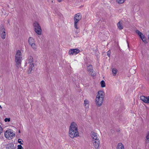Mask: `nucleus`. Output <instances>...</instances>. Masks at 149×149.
I'll return each instance as SVG.
<instances>
[{
    "mask_svg": "<svg viewBox=\"0 0 149 149\" xmlns=\"http://www.w3.org/2000/svg\"><path fill=\"white\" fill-rule=\"evenodd\" d=\"M22 58L21 52L20 50H18L17 51L15 56V61L17 67H19L20 66Z\"/></svg>",
    "mask_w": 149,
    "mask_h": 149,
    "instance_id": "nucleus-3",
    "label": "nucleus"
},
{
    "mask_svg": "<svg viewBox=\"0 0 149 149\" xmlns=\"http://www.w3.org/2000/svg\"><path fill=\"white\" fill-rule=\"evenodd\" d=\"M111 54V51L109 50L107 52V54L109 57H110Z\"/></svg>",
    "mask_w": 149,
    "mask_h": 149,
    "instance_id": "nucleus-27",
    "label": "nucleus"
},
{
    "mask_svg": "<svg viewBox=\"0 0 149 149\" xmlns=\"http://www.w3.org/2000/svg\"><path fill=\"white\" fill-rule=\"evenodd\" d=\"M69 135L72 138L77 137L79 136L77 125L74 122H72L71 123L69 128Z\"/></svg>",
    "mask_w": 149,
    "mask_h": 149,
    "instance_id": "nucleus-1",
    "label": "nucleus"
},
{
    "mask_svg": "<svg viewBox=\"0 0 149 149\" xmlns=\"http://www.w3.org/2000/svg\"><path fill=\"white\" fill-rule=\"evenodd\" d=\"M84 104L85 106L87 105V107H88L89 105V102L88 100H85L84 101Z\"/></svg>",
    "mask_w": 149,
    "mask_h": 149,
    "instance_id": "nucleus-23",
    "label": "nucleus"
},
{
    "mask_svg": "<svg viewBox=\"0 0 149 149\" xmlns=\"http://www.w3.org/2000/svg\"><path fill=\"white\" fill-rule=\"evenodd\" d=\"M112 73L113 74V75L114 76H115L116 74V73L117 72V70L116 68H113L112 70Z\"/></svg>",
    "mask_w": 149,
    "mask_h": 149,
    "instance_id": "nucleus-19",
    "label": "nucleus"
},
{
    "mask_svg": "<svg viewBox=\"0 0 149 149\" xmlns=\"http://www.w3.org/2000/svg\"><path fill=\"white\" fill-rule=\"evenodd\" d=\"M2 109V107H1V105H0V109Z\"/></svg>",
    "mask_w": 149,
    "mask_h": 149,
    "instance_id": "nucleus-33",
    "label": "nucleus"
},
{
    "mask_svg": "<svg viewBox=\"0 0 149 149\" xmlns=\"http://www.w3.org/2000/svg\"><path fill=\"white\" fill-rule=\"evenodd\" d=\"M125 1V0H116L117 3H122Z\"/></svg>",
    "mask_w": 149,
    "mask_h": 149,
    "instance_id": "nucleus-24",
    "label": "nucleus"
},
{
    "mask_svg": "<svg viewBox=\"0 0 149 149\" xmlns=\"http://www.w3.org/2000/svg\"><path fill=\"white\" fill-rule=\"evenodd\" d=\"M81 18V15L79 13L75 15L74 17V27L76 29H78L79 28L77 26L78 23Z\"/></svg>",
    "mask_w": 149,
    "mask_h": 149,
    "instance_id": "nucleus-5",
    "label": "nucleus"
},
{
    "mask_svg": "<svg viewBox=\"0 0 149 149\" xmlns=\"http://www.w3.org/2000/svg\"><path fill=\"white\" fill-rule=\"evenodd\" d=\"M57 1L58 2H60L62 0H57Z\"/></svg>",
    "mask_w": 149,
    "mask_h": 149,
    "instance_id": "nucleus-30",
    "label": "nucleus"
},
{
    "mask_svg": "<svg viewBox=\"0 0 149 149\" xmlns=\"http://www.w3.org/2000/svg\"><path fill=\"white\" fill-rule=\"evenodd\" d=\"M4 121L5 122H9L10 121V118H6L5 119Z\"/></svg>",
    "mask_w": 149,
    "mask_h": 149,
    "instance_id": "nucleus-26",
    "label": "nucleus"
},
{
    "mask_svg": "<svg viewBox=\"0 0 149 149\" xmlns=\"http://www.w3.org/2000/svg\"><path fill=\"white\" fill-rule=\"evenodd\" d=\"M8 24H9V22H9V20H8Z\"/></svg>",
    "mask_w": 149,
    "mask_h": 149,
    "instance_id": "nucleus-34",
    "label": "nucleus"
},
{
    "mask_svg": "<svg viewBox=\"0 0 149 149\" xmlns=\"http://www.w3.org/2000/svg\"><path fill=\"white\" fill-rule=\"evenodd\" d=\"M93 146L95 147V149H99L100 143L99 140H97L96 141H93Z\"/></svg>",
    "mask_w": 149,
    "mask_h": 149,
    "instance_id": "nucleus-13",
    "label": "nucleus"
},
{
    "mask_svg": "<svg viewBox=\"0 0 149 149\" xmlns=\"http://www.w3.org/2000/svg\"><path fill=\"white\" fill-rule=\"evenodd\" d=\"M91 136L93 138V141H96L97 140H99L98 139H97L98 137L97 133L94 132H91Z\"/></svg>",
    "mask_w": 149,
    "mask_h": 149,
    "instance_id": "nucleus-14",
    "label": "nucleus"
},
{
    "mask_svg": "<svg viewBox=\"0 0 149 149\" xmlns=\"http://www.w3.org/2000/svg\"><path fill=\"white\" fill-rule=\"evenodd\" d=\"M101 87L102 88L104 87L105 86V83L104 80L100 82Z\"/></svg>",
    "mask_w": 149,
    "mask_h": 149,
    "instance_id": "nucleus-20",
    "label": "nucleus"
},
{
    "mask_svg": "<svg viewBox=\"0 0 149 149\" xmlns=\"http://www.w3.org/2000/svg\"><path fill=\"white\" fill-rule=\"evenodd\" d=\"M19 133H20V130H19Z\"/></svg>",
    "mask_w": 149,
    "mask_h": 149,
    "instance_id": "nucleus-35",
    "label": "nucleus"
},
{
    "mask_svg": "<svg viewBox=\"0 0 149 149\" xmlns=\"http://www.w3.org/2000/svg\"><path fill=\"white\" fill-rule=\"evenodd\" d=\"M28 42L29 45L33 49H36V46L35 43L34 39L33 38L30 37Z\"/></svg>",
    "mask_w": 149,
    "mask_h": 149,
    "instance_id": "nucleus-10",
    "label": "nucleus"
},
{
    "mask_svg": "<svg viewBox=\"0 0 149 149\" xmlns=\"http://www.w3.org/2000/svg\"><path fill=\"white\" fill-rule=\"evenodd\" d=\"M117 26L118 28L120 30H121L123 28L122 25V22L121 21H120L117 24Z\"/></svg>",
    "mask_w": 149,
    "mask_h": 149,
    "instance_id": "nucleus-16",
    "label": "nucleus"
},
{
    "mask_svg": "<svg viewBox=\"0 0 149 149\" xmlns=\"http://www.w3.org/2000/svg\"><path fill=\"white\" fill-rule=\"evenodd\" d=\"M17 149H24V148L21 145H18L17 146Z\"/></svg>",
    "mask_w": 149,
    "mask_h": 149,
    "instance_id": "nucleus-25",
    "label": "nucleus"
},
{
    "mask_svg": "<svg viewBox=\"0 0 149 149\" xmlns=\"http://www.w3.org/2000/svg\"><path fill=\"white\" fill-rule=\"evenodd\" d=\"M135 32L140 36L141 38H142V36H144L143 34L138 30H136Z\"/></svg>",
    "mask_w": 149,
    "mask_h": 149,
    "instance_id": "nucleus-18",
    "label": "nucleus"
},
{
    "mask_svg": "<svg viewBox=\"0 0 149 149\" xmlns=\"http://www.w3.org/2000/svg\"><path fill=\"white\" fill-rule=\"evenodd\" d=\"M87 67V70L89 72V75L93 77L95 76L96 73L93 70L92 65L90 64L88 65Z\"/></svg>",
    "mask_w": 149,
    "mask_h": 149,
    "instance_id": "nucleus-8",
    "label": "nucleus"
},
{
    "mask_svg": "<svg viewBox=\"0 0 149 149\" xmlns=\"http://www.w3.org/2000/svg\"><path fill=\"white\" fill-rule=\"evenodd\" d=\"M116 149H124L123 145L121 143H119Z\"/></svg>",
    "mask_w": 149,
    "mask_h": 149,
    "instance_id": "nucleus-17",
    "label": "nucleus"
},
{
    "mask_svg": "<svg viewBox=\"0 0 149 149\" xmlns=\"http://www.w3.org/2000/svg\"><path fill=\"white\" fill-rule=\"evenodd\" d=\"M18 142L19 143H20L21 144H23V143H22L21 139H19L18 140Z\"/></svg>",
    "mask_w": 149,
    "mask_h": 149,
    "instance_id": "nucleus-28",
    "label": "nucleus"
},
{
    "mask_svg": "<svg viewBox=\"0 0 149 149\" xmlns=\"http://www.w3.org/2000/svg\"><path fill=\"white\" fill-rule=\"evenodd\" d=\"M142 40L145 43H147V41L146 39V37L144 36H142V38H141Z\"/></svg>",
    "mask_w": 149,
    "mask_h": 149,
    "instance_id": "nucleus-21",
    "label": "nucleus"
},
{
    "mask_svg": "<svg viewBox=\"0 0 149 149\" xmlns=\"http://www.w3.org/2000/svg\"><path fill=\"white\" fill-rule=\"evenodd\" d=\"M146 138L147 140L146 142H148L149 141V132L147 133Z\"/></svg>",
    "mask_w": 149,
    "mask_h": 149,
    "instance_id": "nucleus-22",
    "label": "nucleus"
},
{
    "mask_svg": "<svg viewBox=\"0 0 149 149\" xmlns=\"http://www.w3.org/2000/svg\"><path fill=\"white\" fill-rule=\"evenodd\" d=\"M78 32H79H79H77V31H75V33H76L77 34V33H78Z\"/></svg>",
    "mask_w": 149,
    "mask_h": 149,
    "instance_id": "nucleus-32",
    "label": "nucleus"
},
{
    "mask_svg": "<svg viewBox=\"0 0 149 149\" xmlns=\"http://www.w3.org/2000/svg\"><path fill=\"white\" fill-rule=\"evenodd\" d=\"M140 99L144 102L147 104H149V96L147 97L141 96L140 97Z\"/></svg>",
    "mask_w": 149,
    "mask_h": 149,
    "instance_id": "nucleus-12",
    "label": "nucleus"
},
{
    "mask_svg": "<svg viewBox=\"0 0 149 149\" xmlns=\"http://www.w3.org/2000/svg\"><path fill=\"white\" fill-rule=\"evenodd\" d=\"M33 62V58L32 56H30L28 60V62L26 63V65L28 64L29 66V70L28 72L29 74L33 70V68L34 66Z\"/></svg>",
    "mask_w": 149,
    "mask_h": 149,
    "instance_id": "nucleus-4",
    "label": "nucleus"
},
{
    "mask_svg": "<svg viewBox=\"0 0 149 149\" xmlns=\"http://www.w3.org/2000/svg\"><path fill=\"white\" fill-rule=\"evenodd\" d=\"M80 52V50L78 49H70L69 52V54L70 55H73L74 54H76Z\"/></svg>",
    "mask_w": 149,
    "mask_h": 149,
    "instance_id": "nucleus-11",
    "label": "nucleus"
},
{
    "mask_svg": "<svg viewBox=\"0 0 149 149\" xmlns=\"http://www.w3.org/2000/svg\"><path fill=\"white\" fill-rule=\"evenodd\" d=\"M54 0H52V3H53V2H54Z\"/></svg>",
    "mask_w": 149,
    "mask_h": 149,
    "instance_id": "nucleus-31",
    "label": "nucleus"
},
{
    "mask_svg": "<svg viewBox=\"0 0 149 149\" xmlns=\"http://www.w3.org/2000/svg\"><path fill=\"white\" fill-rule=\"evenodd\" d=\"M14 134L13 130L11 129H8L6 130L4 133V135L6 138L9 139H12Z\"/></svg>",
    "mask_w": 149,
    "mask_h": 149,
    "instance_id": "nucleus-6",
    "label": "nucleus"
},
{
    "mask_svg": "<svg viewBox=\"0 0 149 149\" xmlns=\"http://www.w3.org/2000/svg\"><path fill=\"white\" fill-rule=\"evenodd\" d=\"M104 97V93L103 91H100L98 92L95 99V102L98 107H100L102 105Z\"/></svg>",
    "mask_w": 149,
    "mask_h": 149,
    "instance_id": "nucleus-2",
    "label": "nucleus"
},
{
    "mask_svg": "<svg viewBox=\"0 0 149 149\" xmlns=\"http://www.w3.org/2000/svg\"><path fill=\"white\" fill-rule=\"evenodd\" d=\"M0 34L2 39H4L6 37L5 29L3 26H1L0 28Z\"/></svg>",
    "mask_w": 149,
    "mask_h": 149,
    "instance_id": "nucleus-9",
    "label": "nucleus"
},
{
    "mask_svg": "<svg viewBox=\"0 0 149 149\" xmlns=\"http://www.w3.org/2000/svg\"><path fill=\"white\" fill-rule=\"evenodd\" d=\"M33 26L36 32L38 35H40L41 34L42 30L40 25L38 22H35L33 24Z\"/></svg>",
    "mask_w": 149,
    "mask_h": 149,
    "instance_id": "nucleus-7",
    "label": "nucleus"
},
{
    "mask_svg": "<svg viewBox=\"0 0 149 149\" xmlns=\"http://www.w3.org/2000/svg\"><path fill=\"white\" fill-rule=\"evenodd\" d=\"M3 129L1 127L0 125V134H1L2 131Z\"/></svg>",
    "mask_w": 149,
    "mask_h": 149,
    "instance_id": "nucleus-29",
    "label": "nucleus"
},
{
    "mask_svg": "<svg viewBox=\"0 0 149 149\" xmlns=\"http://www.w3.org/2000/svg\"><path fill=\"white\" fill-rule=\"evenodd\" d=\"M6 148L8 149H13L15 148V147L13 143H10L7 145Z\"/></svg>",
    "mask_w": 149,
    "mask_h": 149,
    "instance_id": "nucleus-15",
    "label": "nucleus"
}]
</instances>
